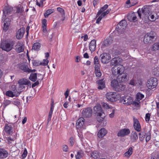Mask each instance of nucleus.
Listing matches in <instances>:
<instances>
[{
	"mask_svg": "<svg viewBox=\"0 0 159 159\" xmlns=\"http://www.w3.org/2000/svg\"><path fill=\"white\" fill-rule=\"evenodd\" d=\"M94 68L101 67L100 61L98 57L97 56L95 57L94 58Z\"/></svg>",
	"mask_w": 159,
	"mask_h": 159,
	"instance_id": "nucleus-36",
	"label": "nucleus"
},
{
	"mask_svg": "<svg viewBox=\"0 0 159 159\" xmlns=\"http://www.w3.org/2000/svg\"><path fill=\"white\" fill-rule=\"evenodd\" d=\"M84 152L82 150H80L77 152L76 154L75 155L76 159H80L84 156Z\"/></svg>",
	"mask_w": 159,
	"mask_h": 159,
	"instance_id": "nucleus-34",
	"label": "nucleus"
},
{
	"mask_svg": "<svg viewBox=\"0 0 159 159\" xmlns=\"http://www.w3.org/2000/svg\"><path fill=\"white\" fill-rule=\"evenodd\" d=\"M150 114L149 113H147L146 114L145 117V120L146 121L148 122L150 120Z\"/></svg>",
	"mask_w": 159,
	"mask_h": 159,
	"instance_id": "nucleus-56",
	"label": "nucleus"
},
{
	"mask_svg": "<svg viewBox=\"0 0 159 159\" xmlns=\"http://www.w3.org/2000/svg\"><path fill=\"white\" fill-rule=\"evenodd\" d=\"M125 69V67L122 65H120L114 66L112 68L111 71L112 74L115 75L122 74L124 72Z\"/></svg>",
	"mask_w": 159,
	"mask_h": 159,
	"instance_id": "nucleus-3",
	"label": "nucleus"
},
{
	"mask_svg": "<svg viewBox=\"0 0 159 159\" xmlns=\"http://www.w3.org/2000/svg\"><path fill=\"white\" fill-rule=\"evenodd\" d=\"M109 12L110 11L108 9L104 12H101L99 14L98 12L96 15V16L98 17V18L96 20V23L99 24L102 19L106 15L108 14Z\"/></svg>",
	"mask_w": 159,
	"mask_h": 159,
	"instance_id": "nucleus-14",
	"label": "nucleus"
},
{
	"mask_svg": "<svg viewBox=\"0 0 159 159\" xmlns=\"http://www.w3.org/2000/svg\"><path fill=\"white\" fill-rule=\"evenodd\" d=\"M134 129L137 131H140L141 126L139 121L136 118H134Z\"/></svg>",
	"mask_w": 159,
	"mask_h": 159,
	"instance_id": "nucleus-20",
	"label": "nucleus"
},
{
	"mask_svg": "<svg viewBox=\"0 0 159 159\" xmlns=\"http://www.w3.org/2000/svg\"><path fill=\"white\" fill-rule=\"evenodd\" d=\"M129 84L130 85L135 86L136 85L137 83L135 82V81L134 79H132L130 80Z\"/></svg>",
	"mask_w": 159,
	"mask_h": 159,
	"instance_id": "nucleus-59",
	"label": "nucleus"
},
{
	"mask_svg": "<svg viewBox=\"0 0 159 159\" xmlns=\"http://www.w3.org/2000/svg\"><path fill=\"white\" fill-rule=\"evenodd\" d=\"M108 5L107 4H105L103 7H101L98 11V14L101 12H104L108 8Z\"/></svg>",
	"mask_w": 159,
	"mask_h": 159,
	"instance_id": "nucleus-49",
	"label": "nucleus"
},
{
	"mask_svg": "<svg viewBox=\"0 0 159 159\" xmlns=\"http://www.w3.org/2000/svg\"><path fill=\"white\" fill-rule=\"evenodd\" d=\"M57 10L59 12L62 16L65 15V11L64 10L60 7H58L57 8Z\"/></svg>",
	"mask_w": 159,
	"mask_h": 159,
	"instance_id": "nucleus-48",
	"label": "nucleus"
},
{
	"mask_svg": "<svg viewBox=\"0 0 159 159\" xmlns=\"http://www.w3.org/2000/svg\"><path fill=\"white\" fill-rule=\"evenodd\" d=\"M3 29L5 31L7 30L9 28L10 24V20L8 18H6L4 21Z\"/></svg>",
	"mask_w": 159,
	"mask_h": 159,
	"instance_id": "nucleus-30",
	"label": "nucleus"
},
{
	"mask_svg": "<svg viewBox=\"0 0 159 159\" xmlns=\"http://www.w3.org/2000/svg\"><path fill=\"white\" fill-rule=\"evenodd\" d=\"M112 43V40L111 38L107 39L105 40L103 42L102 45L105 46H108Z\"/></svg>",
	"mask_w": 159,
	"mask_h": 159,
	"instance_id": "nucleus-41",
	"label": "nucleus"
},
{
	"mask_svg": "<svg viewBox=\"0 0 159 159\" xmlns=\"http://www.w3.org/2000/svg\"><path fill=\"white\" fill-rule=\"evenodd\" d=\"M85 120L83 117H81L79 118L76 122V126L78 130H82L85 128L84 125Z\"/></svg>",
	"mask_w": 159,
	"mask_h": 159,
	"instance_id": "nucleus-9",
	"label": "nucleus"
},
{
	"mask_svg": "<svg viewBox=\"0 0 159 159\" xmlns=\"http://www.w3.org/2000/svg\"><path fill=\"white\" fill-rule=\"evenodd\" d=\"M4 131L7 134L10 135L12 134L13 132L12 125L10 124H6L5 125Z\"/></svg>",
	"mask_w": 159,
	"mask_h": 159,
	"instance_id": "nucleus-17",
	"label": "nucleus"
},
{
	"mask_svg": "<svg viewBox=\"0 0 159 159\" xmlns=\"http://www.w3.org/2000/svg\"><path fill=\"white\" fill-rule=\"evenodd\" d=\"M62 149L65 152H67L68 151V148L66 145H63L62 146Z\"/></svg>",
	"mask_w": 159,
	"mask_h": 159,
	"instance_id": "nucleus-57",
	"label": "nucleus"
},
{
	"mask_svg": "<svg viewBox=\"0 0 159 159\" xmlns=\"http://www.w3.org/2000/svg\"><path fill=\"white\" fill-rule=\"evenodd\" d=\"M13 43L12 42L5 41L1 43L0 48L6 52L11 51L13 48Z\"/></svg>",
	"mask_w": 159,
	"mask_h": 159,
	"instance_id": "nucleus-5",
	"label": "nucleus"
},
{
	"mask_svg": "<svg viewBox=\"0 0 159 159\" xmlns=\"http://www.w3.org/2000/svg\"><path fill=\"white\" fill-rule=\"evenodd\" d=\"M130 132L129 129L124 128L119 130L117 134V135L119 137H123L128 135Z\"/></svg>",
	"mask_w": 159,
	"mask_h": 159,
	"instance_id": "nucleus-15",
	"label": "nucleus"
},
{
	"mask_svg": "<svg viewBox=\"0 0 159 159\" xmlns=\"http://www.w3.org/2000/svg\"><path fill=\"white\" fill-rule=\"evenodd\" d=\"M107 131L104 128H102L98 132V137L101 138L104 137L107 134Z\"/></svg>",
	"mask_w": 159,
	"mask_h": 159,
	"instance_id": "nucleus-26",
	"label": "nucleus"
},
{
	"mask_svg": "<svg viewBox=\"0 0 159 159\" xmlns=\"http://www.w3.org/2000/svg\"><path fill=\"white\" fill-rule=\"evenodd\" d=\"M151 138V135L150 133L147 135L146 137V141L147 142H148L150 139Z\"/></svg>",
	"mask_w": 159,
	"mask_h": 159,
	"instance_id": "nucleus-61",
	"label": "nucleus"
},
{
	"mask_svg": "<svg viewBox=\"0 0 159 159\" xmlns=\"http://www.w3.org/2000/svg\"><path fill=\"white\" fill-rule=\"evenodd\" d=\"M101 61L102 63L107 64L110 61L111 56L108 53H103L101 55Z\"/></svg>",
	"mask_w": 159,
	"mask_h": 159,
	"instance_id": "nucleus-10",
	"label": "nucleus"
},
{
	"mask_svg": "<svg viewBox=\"0 0 159 159\" xmlns=\"http://www.w3.org/2000/svg\"><path fill=\"white\" fill-rule=\"evenodd\" d=\"M41 62L38 60H34L33 62L34 66H37L41 65Z\"/></svg>",
	"mask_w": 159,
	"mask_h": 159,
	"instance_id": "nucleus-52",
	"label": "nucleus"
},
{
	"mask_svg": "<svg viewBox=\"0 0 159 159\" xmlns=\"http://www.w3.org/2000/svg\"><path fill=\"white\" fill-rule=\"evenodd\" d=\"M119 83L116 80H112L111 84V86L113 88L114 90H117L118 89L116 87Z\"/></svg>",
	"mask_w": 159,
	"mask_h": 159,
	"instance_id": "nucleus-39",
	"label": "nucleus"
},
{
	"mask_svg": "<svg viewBox=\"0 0 159 159\" xmlns=\"http://www.w3.org/2000/svg\"><path fill=\"white\" fill-rule=\"evenodd\" d=\"M92 112V109L90 107H87L84 109L82 114L83 116L84 117H88L91 116Z\"/></svg>",
	"mask_w": 159,
	"mask_h": 159,
	"instance_id": "nucleus-16",
	"label": "nucleus"
},
{
	"mask_svg": "<svg viewBox=\"0 0 159 159\" xmlns=\"http://www.w3.org/2000/svg\"><path fill=\"white\" fill-rule=\"evenodd\" d=\"M12 103L18 107L20 105V102L19 100L18 99H15L12 101Z\"/></svg>",
	"mask_w": 159,
	"mask_h": 159,
	"instance_id": "nucleus-47",
	"label": "nucleus"
},
{
	"mask_svg": "<svg viewBox=\"0 0 159 159\" xmlns=\"http://www.w3.org/2000/svg\"><path fill=\"white\" fill-rule=\"evenodd\" d=\"M69 142L70 145L71 146H72L74 145V138L73 137H70L69 139Z\"/></svg>",
	"mask_w": 159,
	"mask_h": 159,
	"instance_id": "nucleus-55",
	"label": "nucleus"
},
{
	"mask_svg": "<svg viewBox=\"0 0 159 159\" xmlns=\"http://www.w3.org/2000/svg\"><path fill=\"white\" fill-rule=\"evenodd\" d=\"M127 25V22L125 20L121 21L116 27L115 31H117L119 34L121 33V32L125 29Z\"/></svg>",
	"mask_w": 159,
	"mask_h": 159,
	"instance_id": "nucleus-8",
	"label": "nucleus"
},
{
	"mask_svg": "<svg viewBox=\"0 0 159 159\" xmlns=\"http://www.w3.org/2000/svg\"><path fill=\"white\" fill-rule=\"evenodd\" d=\"M25 29L24 27L21 28L19 29L16 33V38L18 39L22 38L25 33Z\"/></svg>",
	"mask_w": 159,
	"mask_h": 159,
	"instance_id": "nucleus-19",
	"label": "nucleus"
},
{
	"mask_svg": "<svg viewBox=\"0 0 159 159\" xmlns=\"http://www.w3.org/2000/svg\"><path fill=\"white\" fill-rule=\"evenodd\" d=\"M156 33L153 31L147 33L145 36L143 41L145 43L147 44L152 43L153 40Z\"/></svg>",
	"mask_w": 159,
	"mask_h": 159,
	"instance_id": "nucleus-4",
	"label": "nucleus"
},
{
	"mask_svg": "<svg viewBox=\"0 0 159 159\" xmlns=\"http://www.w3.org/2000/svg\"><path fill=\"white\" fill-rule=\"evenodd\" d=\"M157 84V80L155 78H151L147 82V86L148 89L155 88Z\"/></svg>",
	"mask_w": 159,
	"mask_h": 159,
	"instance_id": "nucleus-7",
	"label": "nucleus"
},
{
	"mask_svg": "<svg viewBox=\"0 0 159 159\" xmlns=\"http://www.w3.org/2000/svg\"><path fill=\"white\" fill-rule=\"evenodd\" d=\"M27 151L26 148H25L23 153L22 155V158L24 159L26 157L27 154Z\"/></svg>",
	"mask_w": 159,
	"mask_h": 159,
	"instance_id": "nucleus-54",
	"label": "nucleus"
},
{
	"mask_svg": "<svg viewBox=\"0 0 159 159\" xmlns=\"http://www.w3.org/2000/svg\"><path fill=\"white\" fill-rule=\"evenodd\" d=\"M93 110L95 113L97 114V116L101 117L102 120L105 117V114L103 111L101 106L99 103H97L93 107Z\"/></svg>",
	"mask_w": 159,
	"mask_h": 159,
	"instance_id": "nucleus-6",
	"label": "nucleus"
},
{
	"mask_svg": "<svg viewBox=\"0 0 159 159\" xmlns=\"http://www.w3.org/2000/svg\"><path fill=\"white\" fill-rule=\"evenodd\" d=\"M144 95L140 93H138L136 95V98L137 101H140L144 98Z\"/></svg>",
	"mask_w": 159,
	"mask_h": 159,
	"instance_id": "nucleus-45",
	"label": "nucleus"
},
{
	"mask_svg": "<svg viewBox=\"0 0 159 159\" xmlns=\"http://www.w3.org/2000/svg\"><path fill=\"white\" fill-rule=\"evenodd\" d=\"M152 50L156 51L159 50V43H156L153 44L151 48Z\"/></svg>",
	"mask_w": 159,
	"mask_h": 159,
	"instance_id": "nucleus-43",
	"label": "nucleus"
},
{
	"mask_svg": "<svg viewBox=\"0 0 159 159\" xmlns=\"http://www.w3.org/2000/svg\"><path fill=\"white\" fill-rule=\"evenodd\" d=\"M121 102L124 104L128 106L133 103V98L130 96L123 97L121 99Z\"/></svg>",
	"mask_w": 159,
	"mask_h": 159,
	"instance_id": "nucleus-11",
	"label": "nucleus"
},
{
	"mask_svg": "<svg viewBox=\"0 0 159 159\" xmlns=\"http://www.w3.org/2000/svg\"><path fill=\"white\" fill-rule=\"evenodd\" d=\"M55 11L53 9H50L47 10L44 14V16L45 18H47L48 16Z\"/></svg>",
	"mask_w": 159,
	"mask_h": 159,
	"instance_id": "nucleus-38",
	"label": "nucleus"
},
{
	"mask_svg": "<svg viewBox=\"0 0 159 159\" xmlns=\"http://www.w3.org/2000/svg\"><path fill=\"white\" fill-rule=\"evenodd\" d=\"M69 92V90L68 89H67V90L66 91L64 95L65 96L66 98L68 96Z\"/></svg>",
	"mask_w": 159,
	"mask_h": 159,
	"instance_id": "nucleus-64",
	"label": "nucleus"
},
{
	"mask_svg": "<svg viewBox=\"0 0 159 159\" xmlns=\"http://www.w3.org/2000/svg\"><path fill=\"white\" fill-rule=\"evenodd\" d=\"M25 49V46L22 42H18L15 46V50L18 53L23 52Z\"/></svg>",
	"mask_w": 159,
	"mask_h": 159,
	"instance_id": "nucleus-12",
	"label": "nucleus"
},
{
	"mask_svg": "<svg viewBox=\"0 0 159 159\" xmlns=\"http://www.w3.org/2000/svg\"><path fill=\"white\" fill-rule=\"evenodd\" d=\"M19 68L23 70L24 72L28 73H30L35 71V70H31L30 69L28 66H26L24 63H21L18 65Z\"/></svg>",
	"mask_w": 159,
	"mask_h": 159,
	"instance_id": "nucleus-13",
	"label": "nucleus"
},
{
	"mask_svg": "<svg viewBox=\"0 0 159 159\" xmlns=\"http://www.w3.org/2000/svg\"><path fill=\"white\" fill-rule=\"evenodd\" d=\"M122 61L121 58L119 57L113 58L111 62V65L112 66L119 65V64Z\"/></svg>",
	"mask_w": 159,
	"mask_h": 159,
	"instance_id": "nucleus-18",
	"label": "nucleus"
},
{
	"mask_svg": "<svg viewBox=\"0 0 159 159\" xmlns=\"http://www.w3.org/2000/svg\"><path fill=\"white\" fill-rule=\"evenodd\" d=\"M8 155V152L6 150L3 148H0V159L5 158Z\"/></svg>",
	"mask_w": 159,
	"mask_h": 159,
	"instance_id": "nucleus-23",
	"label": "nucleus"
},
{
	"mask_svg": "<svg viewBox=\"0 0 159 159\" xmlns=\"http://www.w3.org/2000/svg\"><path fill=\"white\" fill-rule=\"evenodd\" d=\"M138 137L137 133L135 131H132L130 135L131 141L134 142H136L138 139Z\"/></svg>",
	"mask_w": 159,
	"mask_h": 159,
	"instance_id": "nucleus-28",
	"label": "nucleus"
},
{
	"mask_svg": "<svg viewBox=\"0 0 159 159\" xmlns=\"http://www.w3.org/2000/svg\"><path fill=\"white\" fill-rule=\"evenodd\" d=\"M29 78L32 81H35L37 79V74L36 73H31Z\"/></svg>",
	"mask_w": 159,
	"mask_h": 159,
	"instance_id": "nucleus-44",
	"label": "nucleus"
},
{
	"mask_svg": "<svg viewBox=\"0 0 159 159\" xmlns=\"http://www.w3.org/2000/svg\"><path fill=\"white\" fill-rule=\"evenodd\" d=\"M133 152V148L132 147H129L128 151L123 154V156L127 158H129L132 155Z\"/></svg>",
	"mask_w": 159,
	"mask_h": 159,
	"instance_id": "nucleus-31",
	"label": "nucleus"
},
{
	"mask_svg": "<svg viewBox=\"0 0 159 159\" xmlns=\"http://www.w3.org/2000/svg\"><path fill=\"white\" fill-rule=\"evenodd\" d=\"M91 157L94 159H97L100 157V154L98 151H94L91 153Z\"/></svg>",
	"mask_w": 159,
	"mask_h": 159,
	"instance_id": "nucleus-37",
	"label": "nucleus"
},
{
	"mask_svg": "<svg viewBox=\"0 0 159 159\" xmlns=\"http://www.w3.org/2000/svg\"><path fill=\"white\" fill-rule=\"evenodd\" d=\"M12 9L8 6L5 7L3 10V12L4 14L3 18H5L7 15L10 14Z\"/></svg>",
	"mask_w": 159,
	"mask_h": 159,
	"instance_id": "nucleus-24",
	"label": "nucleus"
},
{
	"mask_svg": "<svg viewBox=\"0 0 159 159\" xmlns=\"http://www.w3.org/2000/svg\"><path fill=\"white\" fill-rule=\"evenodd\" d=\"M116 87L118 89L117 90H115L116 91H120L124 90L125 88V86L123 84L119 83Z\"/></svg>",
	"mask_w": 159,
	"mask_h": 159,
	"instance_id": "nucleus-42",
	"label": "nucleus"
},
{
	"mask_svg": "<svg viewBox=\"0 0 159 159\" xmlns=\"http://www.w3.org/2000/svg\"><path fill=\"white\" fill-rule=\"evenodd\" d=\"M41 46V44L39 42L34 43L33 45L32 50L34 51H39L40 49Z\"/></svg>",
	"mask_w": 159,
	"mask_h": 159,
	"instance_id": "nucleus-35",
	"label": "nucleus"
},
{
	"mask_svg": "<svg viewBox=\"0 0 159 159\" xmlns=\"http://www.w3.org/2000/svg\"><path fill=\"white\" fill-rule=\"evenodd\" d=\"M100 67H97L94 68L95 73L96 77H100L102 75V73L100 71Z\"/></svg>",
	"mask_w": 159,
	"mask_h": 159,
	"instance_id": "nucleus-40",
	"label": "nucleus"
},
{
	"mask_svg": "<svg viewBox=\"0 0 159 159\" xmlns=\"http://www.w3.org/2000/svg\"><path fill=\"white\" fill-rule=\"evenodd\" d=\"M97 83L98 85V89H102L105 87V83L103 80H99L98 81Z\"/></svg>",
	"mask_w": 159,
	"mask_h": 159,
	"instance_id": "nucleus-33",
	"label": "nucleus"
},
{
	"mask_svg": "<svg viewBox=\"0 0 159 159\" xmlns=\"http://www.w3.org/2000/svg\"><path fill=\"white\" fill-rule=\"evenodd\" d=\"M20 94V93L19 92L14 91L13 92L11 90L7 91L6 93V96L12 98L14 97H17Z\"/></svg>",
	"mask_w": 159,
	"mask_h": 159,
	"instance_id": "nucleus-21",
	"label": "nucleus"
},
{
	"mask_svg": "<svg viewBox=\"0 0 159 159\" xmlns=\"http://www.w3.org/2000/svg\"><path fill=\"white\" fill-rule=\"evenodd\" d=\"M141 12L144 15V18L145 19L146 22L149 20L154 21L156 20V18L155 15L156 14L151 11L149 7L144 6L141 9Z\"/></svg>",
	"mask_w": 159,
	"mask_h": 159,
	"instance_id": "nucleus-1",
	"label": "nucleus"
},
{
	"mask_svg": "<svg viewBox=\"0 0 159 159\" xmlns=\"http://www.w3.org/2000/svg\"><path fill=\"white\" fill-rule=\"evenodd\" d=\"M96 41L95 39L92 40L89 44V49L91 52L94 51L96 48Z\"/></svg>",
	"mask_w": 159,
	"mask_h": 159,
	"instance_id": "nucleus-22",
	"label": "nucleus"
},
{
	"mask_svg": "<svg viewBox=\"0 0 159 159\" xmlns=\"http://www.w3.org/2000/svg\"><path fill=\"white\" fill-rule=\"evenodd\" d=\"M101 104L102 107L106 110L111 111V110L114 108L106 102H102Z\"/></svg>",
	"mask_w": 159,
	"mask_h": 159,
	"instance_id": "nucleus-32",
	"label": "nucleus"
},
{
	"mask_svg": "<svg viewBox=\"0 0 159 159\" xmlns=\"http://www.w3.org/2000/svg\"><path fill=\"white\" fill-rule=\"evenodd\" d=\"M47 20L45 19H43L42 20V26H47Z\"/></svg>",
	"mask_w": 159,
	"mask_h": 159,
	"instance_id": "nucleus-63",
	"label": "nucleus"
},
{
	"mask_svg": "<svg viewBox=\"0 0 159 159\" xmlns=\"http://www.w3.org/2000/svg\"><path fill=\"white\" fill-rule=\"evenodd\" d=\"M127 18L130 21L135 22L137 20L136 16L134 12L129 14Z\"/></svg>",
	"mask_w": 159,
	"mask_h": 159,
	"instance_id": "nucleus-29",
	"label": "nucleus"
},
{
	"mask_svg": "<svg viewBox=\"0 0 159 159\" xmlns=\"http://www.w3.org/2000/svg\"><path fill=\"white\" fill-rule=\"evenodd\" d=\"M30 83V81L28 80L25 79H22L18 81V84L20 85V87L23 85H28Z\"/></svg>",
	"mask_w": 159,
	"mask_h": 159,
	"instance_id": "nucleus-25",
	"label": "nucleus"
},
{
	"mask_svg": "<svg viewBox=\"0 0 159 159\" xmlns=\"http://www.w3.org/2000/svg\"><path fill=\"white\" fill-rule=\"evenodd\" d=\"M16 12L17 13H22L24 11V9L22 7L20 6H17L16 7Z\"/></svg>",
	"mask_w": 159,
	"mask_h": 159,
	"instance_id": "nucleus-46",
	"label": "nucleus"
},
{
	"mask_svg": "<svg viewBox=\"0 0 159 159\" xmlns=\"http://www.w3.org/2000/svg\"><path fill=\"white\" fill-rule=\"evenodd\" d=\"M139 139L141 141H143L145 138V135H142L140 133H139Z\"/></svg>",
	"mask_w": 159,
	"mask_h": 159,
	"instance_id": "nucleus-58",
	"label": "nucleus"
},
{
	"mask_svg": "<svg viewBox=\"0 0 159 159\" xmlns=\"http://www.w3.org/2000/svg\"><path fill=\"white\" fill-rule=\"evenodd\" d=\"M127 74L126 73H124L123 74L119 75L118 77V79L120 82H123L127 80Z\"/></svg>",
	"mask_w": 159,
	"mask_h": 159,
	"instance_id": "nucleus-27",
	"label": "nucleus"
},
{
	"mask_svg": "<svg viewBox=\"0 0 159 159\" xmlns=\"http://www.w3.org/2000/svg\"><path fill=\"white\" fill-rule=\"evenodd\" d=\"M112 111V113L109 114V116L110 117L112 118L114 116V114L116 111V109L114 107L111 110Z\"/></svg>",
	"mask_w": 159,
	"mask_h": 159,
	"instance_id": "nucleus-51",
	"label": "nucleus"
},
{
	"mask_svg": "<svg viewBox=\"0 0 159 159\" xmlns=\"http://www.w3.org/2000/svg\"><path fill=\"white\" fill-rule=\"evenodd\" d=\"M11 103H12V101L9 100H5L3 102V104L5 106H7Z\"/></svg>",
	"mask_w": 159,
	"mask_h": 159,
	"instance_id": "nucleus-53",
	"label": "nucleus"
},
{
	"mask_svg": "<svg viewBox=\"0 0 159 159\" xmlns=\"http://www.w3.org/2000/svg\"><path fill=\"white\" fill-rule=\"evenodd\" d=\"M7 140L9 143H11L14 140V139H13L11 138L10 137H9L7 138Z\"/></svg>",
	"mask_w": 159,
	"mask_h": 159,
	"instance_id": "nucleus-62",
	"label": "nucleus"
},
{
	"mask_svg": "<svg viewBox=\"0 0 159 159\" xmlns=\"http://www.w3.org/2000/svg\"><path fill=\"white\" fill-rule=\"evenodd\" d=\"M133 103L136 106H138L139 105L140 103V101H137L136 100V101H133Z\"/></svg>",
	"mask_w": 159,
	"mask_h": 159,
	"instance_id": "nucleus-60",
	"label": "nucleus"
},
{
	"mask_svg": "<svg viewBox=\"0 0 159 159\" xmlns=\"http://www.w3.org/2000/svg\"><path fill=\"white\" fill-rule=\"evenodd\" d=\"M120 97V95L115 92H110L106 94L107 98L111 102L116 101L119 100Z\"/></svg>",
	"mask_w": 159,
	"mask_h": 159,
	"instance_id": "nucleus-2",
	"label": "nucleus"
},
{
	"mask_svg": "<svg viewBox=\"0 0 159 159\" xmlns=\"http://www.w3.org/2000/svg\"><path fill=\"white\" fill-rule=\"evenodd\" d=\"M49 61L47 59H43L42 62H41V65L45 66L47 65Z\"/></svg>",
	"mask_w": 159,
	"mask_h": 159,
	"instance_id": "nucleus-50",
	"label": "nucleus"
}]
</instances>
